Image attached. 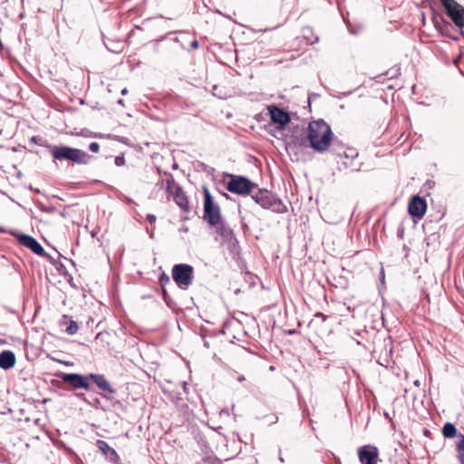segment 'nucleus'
I'll use <instances>...</instances> for the list:
<instances>
[{"instance_id":"1","label":"nucleus","mask_w":464,"mask_h":464,"mask_svg":"<svg viewBox=\"0 0 464 464\" xmlns=\"http://www.w3.org/2000/svg\"><path fill=\"white\" fill-rule=\"evenodd\" d=\"M59 377L66 383L72 385L73 389L92 390L91 382H92L102 392L103 398L111 399L109 394H113L116 390L111 386L105 375L98 373H88L85 375L80 373H61Z\"/></svg>"},{"instance_id":"2","label":"nucleus","mask_w":464,"mask_h":464,"mask_svg":"<svg viewBox=\"0 0 464 464\" xmlns=\"http://www.w3.org/2000/svg\"><path fill=\"white\" fill-rule=\"evenodd\" d=\"M333 132L331 127L324 121H311L307 128V139L310 146L317 152H324L331 145Z\"/></svg>"},{"instance_id":"3","label":"nucleus","mask_w":464,"mask_h":464,"mask_svg":"<svg viewBox=\"0 0 464 464\" xmlns=\"http://www.w3.org/2000/svg\"><path fill=\"white\" fill-rule=\"evenodd\" d=\"M48 149L54 161L69 160L76 164H88L92 159L91 155L80 149L56 145H49Z\"/></svg>"},{"instance_id":"4","label":"nucleus","mask_w":464,"mask_h":464,"mask_svg":"<svg viewBox=\"0 0 464 464\" xmlns=\"http://www.w3.org/2000/svg\"><path fill=\"white\" fill-rule=\"evenodd\" d=\"M216 233L220 237V245L226 247L231 257L233 259L238 258L240 246L233 229L224 222L216 227Z\"/></svg>"},{"instance_id":"5","label":"nucleus","mask_w":464,"mask_h":464,"mask_svg":"<svg viewBox=\"0 0 464 464\" xmlns=\"http://www.w3.org/2000/svg\"><path fill=\"white\" fill-rule=\"evenodd\" d=\"M251 197L263 208L271 209L276 213H285L287 211V208L282 200L267 189L259 188Z\"/></svg>"},{"instance_id":"6","label":"nucleus","mask_w":464,"mask_h":464,"mask_svg":"<svg viewBox=\"0 0 464 464\" xmlns=\"http://www.w3.org/2000/svg\"><path fill=\"white\" fill-rule=\"evenodd\" d=\"M204 194V208H203V218L210 226L217 227L224 221H222L221 211L218 204L214 201L210 191L207 187H203Z\"/></svg>"},{"instance_id":"7","label":"nucleus","mask_w":464,"mask_h":464,"mask_svg":"<svg viewBox=\"0 0 464 464\" xmlns=\"http://www.w3.org/2000/svg\"><path fill=\"white\" fill-rule=\"evenodd\" d=\"M171 275L179 289L188 290L193 282L194 268L188 264H177L173 266Z\"/></svg>"},{"instance_id":"8","label":"nucleus","mask_w":464,"mask_h":464,"mask_svg":"<svg viewBox=\"0 0 464 464\" xmlns=\"http://www.w3.org/2000/svg\"><path fill=\"white\" fill-rule=\"evenodd\" d=\"M166 183V190L169 198H172L176 204L186 212L189 211V205L188 197L185 195V192L181 188V187L175 181L173 176L171 174L168 175Z\"/></svg>"},{"instance_id":"9","label":"nucleus","mask_w":464,"mask_h":464,"mask_svg":"<svg viewBox=\"0 0 464 464\" xmlns=\"http://www.w3.org/2000/svg\"><path fill=\"white\" fill-rule=\"evenodd\" d=\"M256 188V184L251 182L247 178L243 176L231 175L230 180L227 183V189L238 195L249 194Z\"/></svg>"},{"instance_id":"10","label":"nucleus","mask_w":464,"mask_h":464,"mask_svg":"<svg viewBox=\"0 0 464 464\" xmlns=\"http://www.w3.org/2000/svg\"><path fill=\"white\" fill-rule=\"evenodd\" d=\"M102 39L105 47L111 53L122 52L126 44L125 35L120 34L119 31H106V34H102Z\"/></svg>"},{"instance_id":"11","label":"nucleus","mask_w":464,"mask_h":464,"mask_svg":"<svg viewBox=\"0 0 464 464\" xmlns=\"http://www.w3.org/2000/svg\"><path fill=\"white\" fill-rule=\"evenodd\" d=\"M450 18L454 24L462 28L464 27V7L456 0H440Z\"/></svg>"},{"instance_id":"12","label":"nucleus","mask_w":464,"mask_h":464,"mask_svg":"<svg viewBox=\"0 0 464 464\" xmlns=\"http://www.w3.org/2000/svg\"><path fill=\"white\" fill-rule=\"evenodd\" d=\"M358 458L362 464H377L379 450L375 446L365 445L358 449Z\"/></svg>"},{"instance_id":"13","label":"nucleus","mask_w":464,"mask_h":464,"mask_svg":"<svg viewBox=\"0 0 464 464\" xmlns=\"http://www.w3.org/2000/svg\"><path fill=\"white\" fill-rule=\"evenodd\" d=\"M19 243L29 248L34 254L47 257L51 262H53V258L45 253L41 244L33 237L29 235H21L18 238Z\"/></svg>"},{"instance_id":"14","label":"nucleus","mask_w":464,"mask_h":464,"mask_svg":"<svg viewBox=\"0 0 464 464\" xmlns=\"http://www.w3.org/2000/svg\"><path fill=\"white\" fill-rule=\"evenodd\" d=\"M427 209L426 200L416 195L411 198L408 205V212L413 217L420 219L424 217Z\"/></svg>"},{"instance_id":"15","label":"nucleus","mask_w":464,"mask_h":464,"mask_svg":"<svg viewBox=\"0 0 464 464\" xmlns=\"http://www.w3.org/2000/svg\"><path fill=\"white\" fill-rule=\"evenodd\" d=\"M96 446L99 451L105 457V459L113 464H121V458L116 450L111 448L105 440H97Z\"/></svg>"},{"instance_id":"16","label":"nucleus","mask_w":464,"mask_h":464,"mask_svg":"<svg viewBox=\"0 0 464 464\" xmlns=\"http://www.w3.org/2000/svg\"><path fill=\"white\" fill-rule=\"evenodd\" d=\"M271 121L274 123H277L281 126V128H284L289 121H290V116L287 111H284L283 109L276 106V105H270L267 108Z\"/></svg>"},{"instance_id":"17","label":"nucleus","mask_w":464,"mask_h":464,"mask_svg":"<svg viewBox=\"0 0 464 464\" xmlns=\"http://www.w3.org/2000/svg\"><path fill=\"white\" fill-rule=\"evenodd\" d=\"M15 364V355L11 351H3L0 353V368L4 370L11 369Z\"/></svg>"},{"instance_id":"18","label":"nucleus","mask_w":464,"mask_h":464,"mask_svg":"<svg viewBox=\"0 0 464 464\" xmlns=\"http://www.w3.org/2000/svg\"><path fill=\"white\" fill-rule=\"evenodd\" d=\"M442 434L445 438H453L457 434V429L452 423L447 422L442 428Z\"/></svg>"},{"instance_id":"19","label":"nucleus","mask_w":464,"mask_h":464,"mask_svg":"<svg viewBox=\"0 0 464 464\" xmlns=\"http://www.w3.org/2000/svg\"><path fill=\"white\" fill-rule=\"evenodd\" d=\"M458 459L460 464H464V435H460V440L457 444Z\"/></svg>"},{"instance_id":"20","label":"nucleus","mask_w":464,"mask_h":464,"mask_svg":"<svg viewBox=\"0 0 464 464\" xmlns=\"http://www.w3.org/2000/svg\"><path fill=\"white\" fill-rule=\"evenodd\" d=\"M78 329L79 326L77 323L73 320H71L69 325L65 329V332L70 335H73L78 332Z\"/></svg>"},{"instance_id":"21","label":"nucleus","mask_w":464,"mask_h":464,"mask_svg":"<svg viewBox=\"0 0 464 464\" xmlns=\"http://www.w3.org/2000/svg\"><path fill=\"white\" fill-rule=\"evenodd\" d=\"M333 150H334V151H335V153H336L338 156H343V155H344V157H345L346 159H348L349 157L353 158V157H357V156H358V155H357V153H354V151H353V150H350V151H351V155L347 154V153H346V151H343V152L342 153L341 151H339L338 150H336V148H335V145H334V146H333Z\"/></svg>"},{"instance_id":"22","label":"nucleus","mask_w":464,"mask_h":464,"mask_svg":"<svg viewBox=\"0 0 464 464\" xmlns=\"http://www.w3.org/2000/svg\"><path fill=\"white\" fill-rule=\"evenodd\" d=\"M308 32L311 34V37L306 35L304 36V40L306 41V44H314V43H317L319 40L318 36H314L312 31Z\"/></svg>"},{"instance_id":"23","label":"nucleus","mask_w":464,"mask_h":464,"mask_svg":"<svg viewBox=\"0 0 464 464\" xmlns=\"http://www.w3.org/2000/svg\"><path fill=\"white\" fill-rule=\"evenodd\" d=\"M159 280H160V283L162 287H164L165 285H167V284H169L170 282L169 276L167 274H165V273L160 275Z\"/></svg>"},{"instance_id":"24","label":"nucleus","mask_w":464,"mask_h":464,"mask_svg":"<svg viewBox=\"0 0 464 464\" xmlns=\"http://www.w3.org/2000/svg\"><path fill=\"white\" fill-rule=\"evenodd\" d=\"M89 150L93 153H98L100 150V144L98 142H92L89 145Z\"/></svg>"},{"instance_id":"25","label":"nucleus","mask_w":464,"mask_h":464,"mask_svg":"<svg viewBox=\"0 0 464 464\" xmlns=\"http://www.w3.org/2000/svg\"><path fill=\"white\" fill-rule=\"evenodd\" d=\"M114 163L116 166H123L125 164V159L123 156H117L115 158Z\"/></svg>"},{"instance_id":"26","label":"nucleus","mask_w":464,"mask_h":464,"mask_svg":"<svg viewBox=\"0 0 464 464\" xmlns=\"http://www.w3.org/2000/svg\"><path fill=\"white\" fill-rule=\"evenodd\" d=\"M314 317H315V318H319V319H321V321H322V322H324V321L326 320V315H324V314H322V313H316V314H314Z\"/></svg>"},{"instance_id":"27","label":"nucleus","mask_w":464,"mask_h":464,"mask_svg":"<svg viewBox=\"0 0 464 464\" xmlns=\"http://www.w3.org/2000/svg\"><path fill=\"white\" fill-rule=\"evenodd\" d=\"M147 220L151 224V223L155 222L156 217L154 215L149 214L147 216Z\"/></svg>"},{"instance_id":"28","label":"nucleus","mask_w":464,"mask_h":464,"mask_svg":"<svg viewBox=\"0 0 464 464\" xmlns=\"http://www.w3.org/2000/svg\"><path fill=\"white\" fill-rule=\"evenodd\" d=\"M190 46L192 49H197L198 47V42L197 40L192 41Z\"/></svg>"},{"instance_id":"29","label":"nucleus","mask_w":464,"mask_h":464,"mask_svg":"<svg viewBox=\"0 0 464 464\" xmlns=\"http://www.w3.org/2000/svg\"><path fill=\"white\" fill-rule=\"evenodd\" d=\"M117 103H118L119 105L123 106V107L125 106L124 100H122V99H119V100L117 101Z\"/></svg>"},{"instance_id":"30","label":"nucleus","mask_w":464,"mask_h":464,"mask_svg":"<svg viewBox=\"0 0 464 464\" xmlns=\"http://www.w3.org/2000/svg\"><path fill=\"white\" fill-rule=\"evenodd\" d=\"M128 89L127 88H123L121 91V95H126L128 93Z\"/></svg>"},{"instance_id":"31","label":"nucleus","mask_w":464,"mask_h":464,"mask_svg":"<svg viewBox=\"0 0 464 464\" xmlns=\"http://www.w3.org/2000/svg\"><path fill=\"white\" fill-rule=\"evenodd\" d=\"M379 363H380L381 365H383V366H385V367H388L389 360H388V359H386V364H384L383 362H379Z\"/></svg>"},{"instance_id":"32","label":"nucleus","mask_w":464,"mask_h":464,"mask_svg":"<svg viewBox=\"0 0 464 464\" xmlns=\"http://www.w3.org/2000/svg\"><path fill=\"white\" fill-rule=\"evenodd\" d=\"M244 380H245V377H244V376H239V377H238V381H239V382H242V381H244Z\"/></svg>"},{"instance_id":"33","label":"nucleus","mask_w":464,"mask_h":464,"mask_svg":"<svg viewBox=\"0 0 464 464\" xmlns=\"http://www.w3.org/2000/svg\"><path fill=\"white\" fill-rule=\"evenodd\" d=\"M343 164L344 165V167L347 169L349 167L347 161H343Z\"/></svg>"},{"instance_id":"34","label":"nucleus","mask_w":464,"mask_h":464,"mask_svg":"<svg viewBox=\"0 0 464 464\" xmlns=\"http://www.w3.org/2000/svg\"><path fill=\"white\" fill-rule=\"evenodd\" d=\"M442 35L450 36V34H443V31H440Z\"/></svg>"},{"instance_id":"35","label":"nucleus","mask_w":464,"mask_h":464,"mask_svg":"<svg viewBox=\"0 0 464 464\" xmlns=\"http://www.w3.org/2000/svg\"><path fill=\"white\" fill-rule=\"evenodd\" d=\"M162 292H163V295L165 296L167 293H166V290L164 288H163Z\"/></svg>"},{"instance_id":"36","label":"nucleus","mask_w":464,"mask_h":464,"mask_svg":"<svg viewBox=\"0 0 464 464\" xmlns=\"http://www.w3.org/2000/svg\"><path fill=\"white\" fill-rule=\"evenodd\" d=\"M100 402L99 399L95 400V404H98Z\"/></svg>"},{"instance_id":"37","label":"nucleus","mask_w":464,"mask_h":464,"mask_svg":"<svg viewBox=\"0 0 464 464\" xmlns=\"http://www.w3.org/2000/svg\"><path fill=\"white\" fill-rule=\"evenodd\" d=\"M100 402L99 399L95 400V404H98Z\"/></svg>"},{"instance_id":"38","label":"nucleus","mask_w":464,"mask_h":464,"mask_svg":"<svg viewBox=\"0 0 464 464\" xmlns=\"http://www.w3.org/2000/svg\"><path fill=\"white\" fill-rule=\"evenodd\" d=\"M67 318H68V317H67L66 315H64V316H63V320H64V321H65V320H67Z\"/></svg>"},{"instance_id":"39","label":"nucleus","mask_w":464,"mask_h":464,"mask_svg":"<svg viewBox=\"0 0 464 464\" xmlns=\"http://www.w3.org/2000/svg\"><path fill=\"white\" fill-rule=\"evenodd\" d=\"M459 32L461 33V34L464 35V31L463 30H460Z\"/></svg>"}]
</instances>
